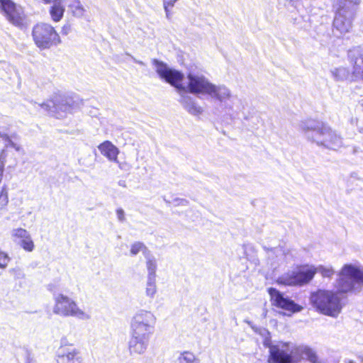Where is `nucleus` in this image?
I'll list each match as a JSON object with an SVG mask.
<instances>
[{"instance_id":"obj_22","label":"nucleus","mask_w":363,"mask_h":363,"mask_svg":"<svg viewBox=\"0 0 363 363\" xmlns=\"http://www.w3.org/2000/svg\"><path fill=\"white\" fill-rule=\"evenodd\" d=\"M178 0H163V6L164 9V11L166 12L167 18H169L171 12L170 10L172 9L175 4V3Z\"/></svg>"},{"instance_id":"obj_21","label":"nucleus","mask_w":363,"mask_h":363,"mask_svg":"<svg viewBox=\"0 0 363 363\" xmlns=\"http://www.w3.org/2000/svg\"><path fill=\"white\" fill-rule=\"evenodd\" d=\"M186 108L189 113L196 116L201 114L203 111L202 108L194 102L187 104Z\"/></svg>"},{"instance_id":"obj_23","label":"nucleus","mask_w":363,"mask_h":363,"mask_svg":"<svg viewBox=\"0 0 363 363\" xmlns=\"http://www.w3.org/2000/svg\"><path fill=\"white\" fill-rule=\"evenodd\" d=\"M10 261L8 254L0 250V268L4 269L7 267Z\"/></svg>"},{"instance_id":"obj_4","label":"nucleus","mask_w":363,"mask_h":363,"mask_svg":"<svg viewBox=\"0 0 363 363\" xmlns=\"http://www.w3.org/2000/svg\"><path fill=\"white\" fill-rule=\"evenodd\" d=\"M0 12L13 26L18 28L26 26V15L23 8L13 0H0Z\"/></svg>"},{"instance_id":"obj_31","label":"nucleus","mask_w":363,"mask_h":363,"mask_svg":"<svg viewBox=\"0 0 363 363\" xmlns=\"http://www.w3.org/2000/svg\"><path fill=\"white\" fill-rule=\"evenodd\" d=\"M359 104L362 108V111H363V99L359 101Z\"/></svg>"},{"instance_id":"obj_33","label":"nucleus","mask_w":363,"mask_h":363,"mask_svg":"<svg viewBox=\"0 0 363 363\" xmlns=\"http://www.w3.org/2000/svg\"><path fill=\"white\" fill-rule=\"evenodd\" d=\"M62 106H65V110H66L67 106H69V107H70V106H70V105H69L68 104H62Z\"/></svg>"},{"instance_id":"obj_2","label":"nucleus","mask_w":363,"mask_h":363,"mask_svg":"<svg viewBox=\"0 0 363 363\" xmlns=\"http://www.w3.org/2000/svg\"><path fill=\"white\" fill-rule=\"evenodd\" d=\"M31 35L35 46L40 50L50 49L62 42L60 34L49 23H35L32 28Z\"/></svg>"},{"instance_id":"obj_25","label":"nucleus","mask_w":363,"mask_h":363,"mask_svg":"<svg viewBox=\"0 0 363 363\" xmlns=\"http://www.w3.org/2000/svg\"><path fill=\"white\" fill-rule=\"evenodd\" d=\"M147 268L149 274L154 276L157 268L156 261L155 259H148L147 261Z\"/></svg>"},{"instance_id":"obj_7","label":"nucleus","mask_w":363,"mask_h":363,"mask_svg":"<svg viewBox=\"0 0 363 363\" xmlns=\"http://www.w3.org/2000/svg\"><path fill=\"white\" fill-rule=\"evenodd\" d=\"M54 313L61 316H74L82 318L84 312L77 305V303L64 294H59L55 298Z\"/></svg>"},{"instance_id":"obj_1","label":"nucleus","mask_w":363,"mask_h":363,"mask_svg":"<svg viewBox=\"0 0 363 363\" xmlns=\"http://www.w3.org/2000/svg\"><path fill=\"white\" fill-rule=\"evenodd\" d=\"M355 284L363 286V268L345 264L337 274V291L317 289L311 294L310 302L320 314L337 318L344 306L339 294L354 292Z\"/></svg>"},{"instance_id":"obj_19","label":"nucleus","mask_w":363,"mask_h":363,"mask_svg":"<svg viewBox=\"0 0 363 363\" xmlns=\"http://www.w3.org/2000/svg\"><path fill=\"white\" fill-rule=\"evenodd\" d=\"M317 273H320L323 278H331L334 274L335 271L332 267H325L324 266H319L316 267Z\"/></svg>"},{"instance_id":"obj_14","label":"nucleus","mask_w":363,"mask_h":363,"mask_svg":"<svg viewBox=\"0 0 363 363\" xmlns=\"http://www.w3.org/2000/svg\"><path fill=\"white\" fill-rule=\"evenodd\" d=\"M295 353L296 357L298 358V362H300L303 356H306V358L311 363H322L316 354V352L311 347L308 346H296L295 347Z\"/></svg>"},{"instance_id":"obj_11","label":"nucleus","mask_w":363,"mask_h":363,"mask_svg":"<svg viewBox=\"0 0 363 363\" xmlns=\"http://www.w3.org/2000/svg\"><path fill=\"white\" fill-rule=\"evenodd\" d=\"M155 323L156 317L152 312L140 310L133 317L130 325H134L136 328H139V326L154 328Z\"/></svg>"},{"instance_id":"obj_10","label":"nucleus","mask_w":363,"mask_h":363,"mask_svg":"<svg viewBox=\"0 0 363 363\" xmlns=\"http://www.w3.org/2000/svg\"><path fill=\"white\" fill-rule=\"evenodd\" d=\"M56 360L57 363H84L79 350L67 342L58 348Z\"/></svg>"},{"instance_id":"obj_5","label":"nucleus","mask_w":363,"mask_h":363,"mask_svg":"<svg viewBox=\"0 0 363 363\" xmlns=\"http://www.w3.org/2000/svg\"><path fill=\"white\" fill-rule=\"evenodd\" d=\"M290 343L280 342L277 345H269L268 363H298L295 347L289 350Z\"/></svg>"},{"instance_id":"obj_16","label":"nucleus","mask_w":363,"mask_h":363,"mask_svg":"<svg viewBox=\"0 0 363 363\" xmlns=\"http://www.w3.org/2000/svg\"><path fill=\"white\" fill-rule=\"evenodd\" d=\"M52 3L49 9L50 18L53 22L58 23L62 19L65 9L61 0H55Z\"/></svg>"},{"instance_id":"obj_13","label":"nucleus","mask_w":363,"mask_h":363,"mask_svg":"<svg viewBox=\"0 0 363 363\" xmlns=\"http://www.w3.org/2000/svg\"><path fill=\"white\" fill-rule=\"evenodd\" d=\"M98 148L101 155L106 157L108 160L118 162L119 150L111 141L106 140L103 142L99 145Z\"/></svg>"},{"instance_id":"obj_15","label":"nucleus","mask_w":363,"mask_h":363,"mask_svg":"<svg viewBox=\"0 0 363 363\" xmlns=\"http://www.w3.org/2000/svg\"><path fill=\"white\" fill-rule=\"evenodd\" d=\"M148 342V340L131 335V338L129 342L130 352L133 354H143L146 350Z\"/></svg>"},{"instance_id":"obj_18","label":"nucleus","mask_w":363,"mask_h":363,"mask_svg":"<svg viewBox=\"0 0 363 363\" xmlns=\"http://www.w3.org/2000/svg\"><path fill=\"white\" fill-rule=\"evenodd\" d=\"M179 363H198L195 355L190 352H182L179 357Z\"/></svg>"},{"instance_id":"obj_26","label":"nucleus","mask_w":363,"mask_h":363,"mask_svg":"<svg viewBox=\"0 0 363 363\" xmlns=\"http://www.w3.org/2000/svg\"><path fill=\"white\" fill-rule=\"evenodd\" d=\"M156 293V285L154 281L147 283L146 288V294L147 296L152 297Z\"/></svg>"},{"instance_id":"obj_32","label":"nucleus","mask_w":363,"mask_h":363,"mask_svg":"<svg viewBox=\"0 0 363 363\" xmlns=\"http://www.w3.org/2000/svg\"><path fill=\"white\" fill-rule=\"evenodd\" d=\"M359 363H363V357H359Z\"/></svg>"},{"instance_id":"obj_12","label":"nucleus","mask_w":363,"mask_h":363,"mask_svg":"<svg viewBox=\"0 0 363 363\" xmlns=\"http://www.w3.org/2000/svg\"><path fill=\"white\" fill-rule=\"evenodd\" d=\"M13 236L18 240L20 245L26 252H32L35 245L30 235L26 230L23 228H17L13 230Z\"/></svg>"},{"instance_id":"obj_6","label":"nucleus","mask_w":363,"mask_h":363,"mask_svg":"<svg viewBox=\"0 0 363 363\" xmlns=\"http://www.w3.org/2000/svg\"><path fill=\"white\" fill-rule=\"evenodd\" d=\"M189 83L188 91L192 94H206L212 97L221 99L220 88L210 83L204 77L192 74L187 75Z\"/></svg>"},{"instance_id":"obj_27","label":"nucleus","mask_w":363,"mask_h":363,"mask_svg":"<svg viewBox=\"0 0 363 363\" xmlns=\"http://www.w3.org/2000/svg\"><path fill=\"white\" fill-rule=\"evenodd\" d=\"M77 3L78 4V5L74 6H74H71L72 11L74 15H82L84 13V9L82 6L79 5V3L78 1H77Z\"/></svg>"},{"instance_id":"obj_8","label":"nucleus","mask_w":363,"mask_h":363,"mask_svg":"<svg viewBox=\"0 0 363 363\" xmlns=\"http://www.w3.org/2000/svg\"><path fill=\"white\" fill-rule=\"evenodd\" d=\"M269 295V300L272 306L281 309L291 315L302 311L303 307L294 301L284 297V294L276 288L269 287L267 289Z\"/></svg>"},{"instance_id":"obj_20","label":"nucleus","mask_w":363,"mask_h":363,"mask_svg":"<svg viewBox=\"0 0 363 363\" xmlns=\"http://www.w3.org/2000/svg\"><path fill=\"white\" fill-rule=\"evenodd\" d=\"M147 250V247L142 242H136L131 245L130 246V254L132 255H136L140 251Z\"/></svg>"},{"instance_id":"obj_34","label":"nucleus","mask_w":363,"mask_h":363,"mask_svg":"<svg viewBox=\"0 0 363 363\" xmlns=\"http://www.w3.org/2000/svg\"><path fill=\"white\" fill-rule=\"evenodd\" d=\"M346 363H355V362L352 360H348L346 362Z\"/></svg>"},{"instance_id":"obj_17","label":"nucleus","mask_w":363,"mask_h":363,"mask_svg":"<svg viewBox=\"0 0 363 363\" xmlns=\"http://www.w3.org/2000/svg\"><path fill=\"white\" fill-rule=\"evenodd\" d=\"M131 328V335L135 336L136 337H140L150 340V337L154 333L153 328H147L139 326V328H136L134 325H130Z\"/></svg>"},{"instance_id":"obj_29","label":"nucleus","mask_w":363,"mask_h":363,"mask_svg":"<svg viewBox=\"0 0 363 363\" xmlns=\"http://www.w3.org/2000/svg\"><path fill=\"white\" fill-rule=\"evenodd\" d=\"M116 214L120 220L123 221L125 220V214L122 208L116 209Z\"/></svg>"},{"instance_id":"obj_24","label":"nucleus","mask_w":363,"mask_h":363,"mask_svg":"<svg viewBox=\"0 0 363 363\" xmlns=\"http://www.w3.org/2000/svg\"><path fill=\"white\" fill-rule=\"evenodd\" d=\"M9 202L8 191L6 187H2L0 191V206H5Z\"/></svg>"},{"instance_id":"obj_9","label":"nucleus","mask_w":363,"mask_h":363,"mask_svg":"<svg viewBox=\"0 0 363 363\" xmlns=\"http://www.w3.org/2000/svg\"><path fill=\"white\" fill-rule=\"evenodd\" d=\"M155 65L156 72L161 79L178 90H185V86L183 85L184 74L181 72L169 69L162 62L157 61Z\"/></svg>"},{"instance_id":"obj_28","label":"nucleus","mask_w":363,"mask_h":363,"mask_svg":"<svg viewBox=\"0 0 363 363\" xmlns=\"http://www.w3.org/2000/svg\"><path fill=\"white\" fill-rule=\"evenodd\" d=\"M328 135L330 137V139L325 141L326 145L333 144L337 140V135L335 134H334L333 133H331V132L328 133Z\"/></svg>"},{"instance_id":"obj_3","label":"nucleus","mask_w":363,"mask_h":363,"mask_svg":"<svg viewBox=\"0 0 363 363\" xmlns=\"http://www.w3.org/2000/svg\"><path fill=\"white\" fill-rule=\"evenodd\" d=\"M316 274L317 269L315 266L301 264L294 271L279 277L277 283L283 286H301L311 282Z\"/></svg>"},{"instance_id":"obj_30","label":"nucleus","mask_w":363,"mask_h":363,"mask_svg":"<svg viewBox=\"0 0 363 363\" xmlns=\"http://www.w3.org/2000/svg\"><path fill=\"white\" fill-rule=\"evenodd\" d=\"M69 30H70V26L69 25H64L62 27V33L63 34H67L68 32L69 31Z\"/></svg>"}]
</instances>
